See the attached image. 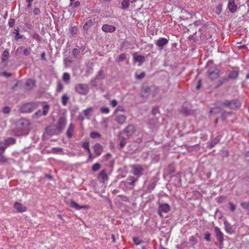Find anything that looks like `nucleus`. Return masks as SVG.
Wrapping results in <instances>:
<instances>
[{
  "instance_id": "nucleus-1",
  "label": "nucleus",
  "mask_w": 249,
  "mask_h": 249,
  "mask_svg": "<svg viewBox=\"0 0 249 249\" xmlns=\"http://www.w3.org/2000/svg\"><path fill=\"white\" fill-rule=\"evenodd\" d=\"M29 121L26 119L22 118L17 121L16 127L14 130V135L17 137L27 135L29 131Z\"/></svg>"
},
{
  "instance_id": "nucleus-2",
  "label": "nucleus",
  "mask_w": 249,
  "mask_h": 249,
  "mask_svg": "<svg viewBox=\"0 0 249 249\" xmlns=\"http://www.w3.org/2000/svg\"><path fill=\"white\" fill-rule=\"evenodd\" d=\"M159 87L155 85L144 86L141 89L140 96L144 99L148 98L150 95H151L153 97H155L159 93Z\"/></svg>"
},
{
  "instance_id": "nucleus-3",
  "label": "nucleus",
  "mask_w": 249,
  "mask_h": 249,
  "mask_svg": "<svg viewBox=\"0 0 249 249\" xmlns=\"http://www.w3.org/2000/svg\"><path fill=\"white\" fill-rule=\"evenodd\" d=\"M212 65H213V61H209L207 64L208 68L207 74L211 80H214L219 77L220 71L216 66H211Z\"/></svg>"
},
{
  "instance_id": "nucleus-4",
  "label": "nucleus",
  "mask_w": 249,
  "mask_h": 249,
  "mask_svg": "<svg viewBox=\"0 0 249 249\" xmlns=\"http://www.w3.org/2000/svg\"><path fill=\"white\" fill-rule=\"evenodd\" d=\"M38 104L37 102H30L23 105L20 110L22 113H30L37 108Z\"/></svg>"
},
{
  "instance_id": "nucleus-5",
  "label": "nucleus",
  "mask_w": 249,
  "mask_h": 249,
  "mask_svg": "<svg viewBox=\"0 0 249 249\" xmlns=\"http://www.w3.org/2000/svg\"><path fill=\"white\" fill-rule=\"evenodd\" d=\"M75 91L81 95H87L89 91V87L86 84H78L75 85Z\"/></svg>"
},
{
  "instance_id": "nucleus-6",
  "label": "nucleus",
  "mask_w": 249,
  "mask_h": 249,
  "mask_svg": "<svg viewBox=\"0 0 249 249\" xmlns=\"http://www.w3.org/2000/svg\"><path fill=\"white\" fill-rule=\"evenodd\" d=\"M222 105L226 107H229L231 109H235L240 106V103L237 100H233L231 101L226 100L222 103Z\"/></svg>"
},
{
  "instance_id": "nucleus-7",
  "label": "nucleus",
  "mask_w": 249,
  "mask_h": 249,
  "mask_svg": "<svg viewBox=\"0 0 249 249\" xmlns=\"http://www.w3.org/2000/svg\"><path fill=\"white\" fill-rule=\"evenodd\" d=\"M132 173L135 176L140 177L143 175L144 168L141 164H133L131 166Z\"/></svg>"
},
{
  "instance_id": "nucleus-8",
  "label": "nucleus",
  "mask_w": 249,
  "mask_h": 249,
  "mask_svg": "<svg viewBox=\"0 0 249 249\" xmlns=\"http://www.w3.org/2000/svg\"><path fill=\"white\" fill-rule=\"evenodd\" d=\"M170 206L167 203H161L160 202L159 203L158 213L161 217H163L162 213H167L170 211Z\"/></svg>"
},
{
  "instance_id": "nucleus-9",
  "label": "nucleus",
  "mask_w": 249,
  "mask_h": 249,
  "mask_svg": "<svg viewBox=\"0 0 249 249\" xmlns=\"http://www.w3.org/2000/svg\"><path fill=\"white\" fill-rule=\"evenodd\" d=\"M49 107H50L49 105H45L43 106L42 111L40 109L38 110L35 113L33 114V118L34 119H37L38 117L41 116L42 115H46L48 112Z\"/></svg>"
},
{
  "instance_id": "nucleus-10",
  "label": "nucleus",
  "mask_w": 249,
  "mask_h": 249,
  "mask_svg": "<svg viewBox=\"0 0 249 249\" xmlns=\"http://www.w3.org/2000/svg\"><path fill=\"white\" fill-rule=\"evenodd\" d=\"M214 231L216 239L218 241L220 245L221 246L220 247V249H221L223 245L224 234L221 231L220 229L217 227H214Z\"/></svg>"
},
{
  "instance_id": "nucleus-11",
  "label": "nucleus",
  "mask_w": 249,
  "mask_h": 249,
  "mask_svg": "<svg viewBox=\"0 0 249 249\" xmlns=\"http://www.w3.org/2000/svg\"><path fill=\"white\" fill-rule=\"evenodd\" d=\"M136 131L135 126L132 124L128 125L125 129H124L122 132L128 137L132 136Z\"/></svg>"
},
{
  "instance_id": "nucleus-12",
  "label": "nucleus",
  "mask_w": 249,
  "mask_h": 249,
  "mask_svg": "<svg viewBox=\"0 0 249 249\" xmlns=\"http://www.w3.org/2000/svg\"><path fill=\"white\" fill-rule=\"evenodd\" d=\"M66 124V120L65 118L61 117L59 119L58 124L56 126V128L58 132H60L64 129Z\"/></svg>"
},
{
  "instance_id": "nucleus-13",
  "label": "nucleus",
  "mask_w": 249,
  "mask_h": 249,
  "mask_svg": "<svg viewBox=\"0 0 249 249\" xmlns=\"http://www.w3.org/2000/svg\"><path fill=\"white\" fill-rule=\"evenodd\" d=\"M169 40L166 38H160L156 43V44L159 47V50H162L164 46L168 44Z\"/></svg>"
},
{
  "instance_id": "nucleus-14",
  "label": "nucleus",
  "mask_w": 249,
  "mask_h": 249,
  "mask_svg": "<svg viewBox=\"0 0 249 249\" xmlns=\"http://www.w3.org/2000/svg\"><path fill=\"white\" fill-rule=\"evenodd\" d=\"M95 157L100 156L103 151V147L101 144L99 143H96L93 147Z\"/></svg>"
},
{
  "instance_id": "nucleus-15",
  "label": "nucleus",
  "mask_w": 249,
  "mask_h": 249,
  "mask_svg": "<svg viewBox=\"0 0 249 249\" xmlns=\"http://www.w3.org/2000/svg\"><path fill=\"white\" fill-rule=\"evenodd\" d=\"M102 29L103 32L106 33H113L116 28L113 25L105 24L102 26Z\"/></svg>"
},
{
  "instance_id": "nucleus-16",
  "label": "nucleus",
  "mask_w": 249,
  "mask_h": 249,
  "mask_svg": "<svg viewBox=\"0 0 249 249\" xmlns=\"http://www.w3.org/2000/svg\"><path fill=\"white\" fill-rule=\"evenodd\" d=\"M95 18L88 19L83 26L84 30L88 31L91 26L95 24Z\"/></svg>"
},
{
  "instance_id": "nucleus-17",
  "label": "nucleus",
  "mask_w": 249,
  "mask_h": 249,
  "mask_svg": "<svg viewBox=\"0 0 249 249\" xmlns=\"http://www.w3.org/2000/svg\"><path fill=\"white\" fill-rule=\"evenodd\" d=\"M105 73L103 69L100 70L98 72L95 77L91 80V82L94 83L96 80H102L105 78Z\"/></svg>"
},
{
  "instance_id": "nucleus-18",
  "label": "nucleus",
  "mask_w": 249,
  "mask_h": 249,
  "mask_svg": "<svg viewBox=\"0 0 249 249\" xmlns=\"http://www.w3.org/2000/svg\"><path fill=\"white\" fill-rule=\"evenodd\" d=\"M126 120V116L124 115L120 114L116 116L115 121L119 124H123L125 123Z\"/></svg>"
},
{
  "instance_id": "nucleus-19",
  "label": "nucleus",
  "mask_w": 249,
  "mask_h": 249,
  "mask_svg": "<svg viewBox=\"0 0 249 249\" xmlns=\"http://www.w3.org/2000/svg\"><path fill=\"white\" fill-rule=\"evenodd\" d=\"M46 133L50 135H54L57 133V130L56 125H50L46 128Z\"/></svg>"
},
{
  "instance_id": "nucleus-20",
  "label": "nucleus",
  "mask_w": 249,
  "mask_h": 249,
  "mask_svg": "<svg viewBox=\"0 0 249 249\" xmlns=\"http://www.w3.org/2000/svg\"><path fill=\"white\" fill-rule=\"evenodd\" d=\"M228 7L231 13H234L237 8V6L235 4V0H229Z\"/></svg>"
},
{
  "instance_id": "nucleus-21",
  "label": "nucleus",
  "mask_w": 249,
  "mask_h": 249,
  "mask_svg": "<svg viewBox=\"0 0 249 249\" xmlns=\"http://www.w3.org/2000/svg\"><path fill=\"white\" fill-rule=\"evenodd\" d=\"M16 140L15 139L9 137L4 140V142H0V144H3L4 146H6V148L10 145H13L16 143Z\"/></svg>"
},
{
  "instance_id": "nucleus-22",
  "label": "nucleus",
  "mask_w": 249,
  "mask_h": 249,
  "mask_svg": "<svg viewBox=\"0 0 249 249\" xmlns=\"http://www.w3.org/2000/svg\"><path fill=\"white\" fill-rule=\"evenodd\" d=\"M14 208L18 212L22 213L27 210L26 207L20 203L16 202L14 204Z\"/></svg>"
},
{
  "instance_id": "nucleus-23",
  "label": "nucleus",
  "mask_w": 249,
  "mask_h": 249,
  "mask_svg": "<svg viewBox=\"0 0 249 249\" xmlns=\"http://www.w3.org/2000/svg\"><path fill=\"white\" fill-rule=\"evenodd\" d=\"M70 205L71 207L74 208L76 210H79L82 209H85L87 208V205L80 206L74 200H71L70 202Z\"/></svg>"
},
{
  "instance_id": "nucleus-24",
  "label": "nucleus",
  "mask_w": 249,
  "mask_h": 249,
  "mask_svg": "<svg viewBox=\"0 0 249 249\" xmlns=\"http://www.w3.org/2000/svg\"><path fill=\"white\" fill-rule=\"evenodd\" d=\"M137 179L135 178L134 177L129 176L128 177L125 181H122L121 182L122 184L125 183V182L132 186H134L135 185V182L137 181Z\"/></svg>"
},
{
  "instance_id": "nucleus-25",
  "label": "nucleus",
  "mask_w": 249,
  "mask_h": 249,
  "mask_svg": "<svg viewBox=\"0 0 249 249\" xmlns=\"http://www.w3.org/2000/svg\"><path fill=\"white\" fill-rule=\"evenodd\" d=\"M238 75L239 73L237 71H232L229 72L228 76L227 77L228 78V80L230 79H234L237 78Z\"/></svg>"
},
{
  "instance_id": "nucleus-26",
  "label": "nucleus",
  "mask_w": 249,
  "mask_h": 249,
  "mask_svg": "<svg viewBox=\"0 0 249 249\" xmlns=\"http://www.w3.org/2000/svg\"><path fill=\"white\" fill-rule=\"evenodd\" d=\"M35 86V81L32 79H28L26 82V89L27 90L32 89Z\"/></svg>"
},
{
  "instance_id": "nucleus-27",
  "label": "nucleus",
  "mask_w": 249,
  "mask_h": 249,
  "mask_svg": "<svg viewBox=\"0 0 249 249\" xmlns=\"http://www.w3.org/2000/svg\"><path fill=\"white\" fill-rule=\"evenodd\" d=\"M73 131L74 125H73L71 123L69 125L68 130L67 131V135L68 138H71L72 137L73 135Z\"/></svg>"
},
{
  "instance_id": "nucleus-28",
  "label": "nucleus",
  "mask_w": 249,
  "mask_h": 249,
  "mask_svg": "<svg viewBox=\"0 0 249 249\" xmlns=\"http://www.w3.org/2000/svg\"><path fill=\"white\" fill-rule=\"evenodd\" d=\"M9 57V53L8 49H5L2 53L1 62H5Z\"/></svg>"
},
{
  "instance_id": "nucleus-29",
  "label": "nucleus",
  "mask_w": 249,
  "mask_h": 249,
  "mask_svg": "<svg viewBox=\"0 0 249 249\" xmlns=\"http://www.w3.org/2000/svg\"><path fill=\"white\" fill-rule=\"evenodd\" d=\"M224 225L226 231L229 233H231L232 232V226L231 224L227 221L224 222Z\"/></svg>"
},
{
  "instance_id": "nucleus-30",
  "label": "nucleus",
  "mask_w": 249,
  "mask_h": 249,
  "mask_svg": "<svg viewBox=\"0 0 249 249\" xmlns=\"http://www.w3.org/2000/svg\"><path fill=\"white\" fill-rule=\"evenodd\" d=\"M221 136H218L216 137L210 143L209 147L210 148L213 147L220 140Z\"/></svg>"
},
{
  "instance_id": "nucleus-31",
  "label": "nucleus",
  "mask_w": 249,
  "mask_h": 249,
  "mask_svg": "<svg viewBox=\"0 0 249 249\" xmlns=\"http://www.w3.org/2000/svg\"><path fill=\"white\" fill-rule=\"evenodd\" d=\"M93 109L92 107H89L83 111V113L84 115L86 117V118L88 119H89V117L91 114V113L93 112Z\"/></svg>"
},
{
  "instance_id": "nucleus-32",
  "label": "nucleus",
  "mask_w": 249,
  "mask_h": 249,
  "mask_svg": "<svg viewBox=\"0 0 249 249\" xmlns=\"http://www.w3.org/2000/svg\"><path fill=\"white\" fill-rule=\"evenodd\" d=\"M228 78L227 77H223L220 78L218 81L217 83V85L216 86V88H218L222 85L224 83L227 82L228 81Z\"/></svg>"
},
{
  "instance_id": "nucleus-33",
  "label": "nucleus",
  "mask_w": 249,
  "mask_h": 249,
  "mask_svg": "<svg viewBox=\"0 0 249 249\" xmlns=\"http://www.w3.org/2000/svg\"><path fill=\"white\" fill-rule=\"evenodd\" d=\"M98 178L105 180H107L108 179V176L105 170H103L100 172L98 175Z\"/></svg>"
},
{
  "instance_id": "nucleus-34",
  "label": "nucleus",
  "mask_w": 249,
  "mask_h": 249,
  "mask_svg": "<svg viewBox=\"0 0 249 249\" xmlns=\"http://www.w3.org/2000/svg\"><path fill=\"white\" fill-rule=\"evenodd\" d=\"M19 31V29L18 27H17V29H16L13 32V34L16 35L15 39H16L17 40H18L20 38H22L24 36L23 35H20Z\"/></svg>"
},
{
  "instance_id": "nucleus-35",
  "label": "nucleus",
  "mask_w": 249,
  "mask_h": 249,
  "mask_svg": "<svg viewBox=\"0 0 249 249\" xmlns=\"http://www.w3.org/2000/svg\"><path fill=\"white\" fill-rule=\"evenodd\" d=\"M134 60L136 61L139 62L140 63H142L145 60V58L143 56L141 55H134Z\"/></svg>"
},
{
  "instance_id": "nucleus-36",
  "label": "nucleus",
  "mask_w": 249,
  "mask_h": 249,
  "mask_svg": "<svg viewBox=\"0 0 249 249\" xmlns=\"http://www.w3.org/2000/svg\"><path fill=\"white\" fill-rule=\"evenodd\" d=\"M70 75L69 73L65 72L63 73L62 79L66 83H69L70 80Z\"/></svg>"
},
{
  "instance_id": "nucleus-37",
  "label": "nucleus",
  "mask_w": 249,
  "mask_h": 249,
  "mask_svg": "<svg viewBox=\"0 0 249 249\" xmlns=\"http://www.w3.org/2000/svg\"><path fill=\"white\" fill-rule=\"evenodd\" d=\"M69 99V98L68 97L67 94H63L61 97V102L62 105L63 106H66L68 103Z\"/></svg>"
},
{
  "instance_id": "nucleus-38",
  "label": "nucleus",
  "mask_w": 249,
  "mask_h": 249,
  "mask_svg": "<svg viewBox=\"0 0 249 249\" xmlns=\"http://www.w3.org/2000/svg\"><path fill=\"white\" fill-rule=\"evenodd\" d=\"M63 89H64L63 85L60 81H58L57 83L56 91L57 92H62L63 90Z\"/></svg>"
},
{
  "instance_id": "nucleus-39",
  "label": "nucleus",
  "mask_w": 249,
  "mask_h": 249,
  "mask_svg": "<svg viewBox=\"0 0 249 249\" xmlns=\"http://www.w3.org/2000/svg\"><path fill=\"white\" fill-rule=\"evenodd\" d=\"M167 170L170 174L174 173L175 171L174 165L173 164H169L167 167Z\"/></svg>"
},
{
  "instance_id": "nucleus-40",
  "label": "nucleus",
  "mask_w": 249,
  "mask_h": 249,
  "mask_svg": "<svg viewBox=\"0 0 249 249\" xmlns=\"http://www.w3.org/2000/svg\"><path fill=\"white\" fill-rule=\"evenodd\" d=\"M90 137L92 139H96V138H100L101 137V135L98 132H97L95 131H93L90 133Z\"/></svg>"
},
{
  "instance_id": "nucleus-41",
  "label": "nucleus",
  "mask_w": 249,
  "mask_h": 249,
  "mask_svg": "<svg viewBox=\"0 0 249 249\" xmlns=\"http://www.w3.org/2000/svg\"><path fill=\"white\" fill-rule=\"evenodd\" d=\"M156 186V182L155 181L151 182L147 187V190L149 192H151L155 188Z\"/></svg>"
},
{
  "instance_id": "nucleus-42",
  "label": "nucleus",
  "mask_w": 249,
  "mask_h": 249,
  "mask_svg": "<svg viewBox=\"0 0 249 249\" xmlns=\"http://www.w3.org/2000/svg\"><path fill=\"white\" fill-rule=\"evenodd\" d=\"M126 143V139L123 137H122L120 142V147L121 149L123 148Z\"/></svg>"
},
{
  "instance_id": "nucleus-43",
  "label": "nucleus",
  "mask_w": 249,
  "mask_h": 249,
  "mask_svg": "<svg viewBox=\"0 0 249 249\" xmlns=\"http://www.w3.org/2000/svg\"><path fill=\"white\" fill-rule=\"evenodd\" d=\"M129 5V0H124L122 2V7L123 9H125L128 7Z\"/></svg>"
},
{
  "instance_id": "nucleus-44",
  "label": "nucleus",
  "mask_w": 249,
  "mask_h": 249,
  "mask_svg": "<svg viewBox=\"0 0 249 249\" xmlns=\"http://www.w3.org/2000/svg\"><path fill=\"white\" fill-rule=\"evenodd\" d=\"M126 55L125 53H121L119 56L118 59H117V61L118 62L123 61L126 59Z\"/></svg>"
},
{
  "instance_id": "nucleus-45",
  "label": "nucleus",
  "mask_w": 249,
  "mask_h": 249,
  "mask_svg": "<svg viewBox=\"0 0 249 249\" xmlns=\"http://www.w3.org/2000/svg\"><path fill=\"white\" fill-rule=\"evenodd\" d=\"M101 167V164L99 163H96L92 166V170L94 172L97 171Z\"/></svg>"
},
{
  "instance_id": "nucleus-46",
  "label": "nucleus",
  "mask_w": 249,
  "mask_h": 249,
  "mask_svg": "<svg viewBox=\"0 0 249 249\" xmlns=\"http://www.w3.org/2000/svg\"><path fill=\"white\" fill-rule=\"evenodd\" d=\"M80 50L77 48H74L72 52V55L73 57L76 58L80 53Z\"/></svg>"
},
{
  "instance_id": "nucleus-47",
  "label": "nucleus",
  "mask_w": 249,
  "mask_h": 249,
  "mask_svg": "<svg viewBox=\"0 0 249 249\" xmlns=\"http://www.w3.org/2000/svg\"><path fill=\"white\" fill-rule=\"evenodd\" d=\"M31 49L30 48H26L23 50V55L25 56H27L31 54Z\"/></svg>"
},
{
  "instance_id": "nucleus-48",
  "label": "nucleus",
  "mask_w": 249,
  "mask_h": 249,
  "mask_svg": "<svg viewBox=\"0 0 249 249\" xmlns=\"http://www.w3.org/2000/svg\"><path fill=\"white\" fill-rule=\"evenodd\" d=\"M100 110L102 113L107 114L109 112V109L107 107H101Z\"/></svg>"
},
{
  "instance_id": "nucleus-49",
  "label": "nucleus",
  "mask_w": 249,
  "mask_h": 249,
  "mask_svg": "<svg viewBox=\"0 0 249 249\" xmlns=\"http://www.w3.org/2000/svg\"><path fill=\"white\" fill-rule=\"evenodd\" d=\"M241 207L248 211H249V202H242L241 203Z\"/></svg>"
},
{
  "instance_id": "nucleus-50",
  "label": "nucleus",
  "mask_w": 249,
  "mask_h": 249,
  "mask_svg": "<svg viewBox=\"0 0 249 249\" xmlns=\"http://www.w3.org/2000/svg\"><path fill=\"white\" fill-rule=\"evenodd\" d=\"M133 241L136 245H139L142 242V241L140 240L137 237H133Z\"/></svg>"
},
{
  "instance_id": "nucleus-51",
  "label": "nucleus",
  "mask_w": 249,
  "mask_h": 249,
  "mask_svg": "<svg viewBox=\"0 0 249 249\" xmlns=\"http://www.w3.org/2000/svg\"><path fill=\"white\" fill-rule=\"evenodd\" d=\"M204 239L207 241L210 242L211 241V234L208 232H206L204 234Z\"/></svg>"
},
{
  "instance_id": "nucleus-52",
  "label": "nucleus",
  "mask_w": 249,
  "mask_h": 249,
  "mask_svg": "<svg viewBox=\"0 0 249 249\" xmlns=\"http://www.w3.org/2000/svg\"><path fill=\"white\" fill-rule=\"evenodd\" d=\"M117 197L120 198L123 201L127 202L128 201V198L127 196L124 195H119L117 196Z\"/></svg>"
},
{
  "instance_id": "nucleus-53",
  "label": "nucleus",
  "mask_w": 249,
  "mask_h": 249,
  "mask_svg": "<svg viewBox=\"0 0 249 249\" xmlns=\"http://www.w3.org/2000/svg\"><path fill=\"white\" fill-rule=\"evenodd\" d=\"M160 157L159 155H153L152 156V160L154 162H157L160 160Z\"/></svg>"
},
{
  "instance_id": "nucleus-54",
  "label": "nucleus",
  "mask_w": 249,
  "mask_h": 249,
  "mask_svg": "<svg viewBox=\"0 0 249 249\" xmlns=\"http://www.w3.org/2000/svg\"><path fill=\"white\" fill-rule=\"evenodd\" d=\"M7 160H8V159L5 156H4L2 155H0V162L5 163V162H6L7 161Z\"/></svg>"
},
{
  "instance_id": "nucleus-55",
  "label": "nucleus",
  "mask_w": 249,
  "mask_h": 249,
  "mask_svg": "<svg viewBox=\"0 0 249 249\" xmlns=\"http://www.w3.org/2000/svg\"><path fill=\"white\" fill-rule=\"evenodd\" d=\"M77 29L76 27L73 26V27H71V33L72 35V36H74L75 35H76V34L77 33Z\"/></svg>"
},
{
  "instance_id": "nucleus-56",
  "label": "nucleus",
  "mask_w": 249,
  "mask_h": 249,
  "mask_svg": "<svg viewBox=\"0 0 249 249\" xmlns=\"http://www.w3.org/2000/svg\"><path fill=\"white\" fill-rule=\"evenodd\" d=\"M11 111V108L8 106H5L3 109V112L5 114H8Z\"/></svg>"
},
{
  "instance_id": "nucleus-57",
  "label": "nucleus",
  "mask_w": 249,
  "mask_h": 249,
  "mask_svg": "<svg viewBox=\"0 0 249 249\" xmlns=\"http://www.w3.org/2000/svg\"><path fill=\"white\" fill-rule=\"evenodd\" d=\"M189 241L193 245L196 244L197 242V239L193 236H192L189 238Z\"/></svg>"
},
{
  "instance_id": "nucleus-58",
  "label": "nucleus",
  "mask_w": 249,
  "mask_h": 249,
  "mask_svg": "<svg viewBox=\"0 0 249 249\" xmlns=\"http://www.w3.org/2000/svg\"><path fill=\"white\" fill-rule=\"evenodd\" d=\"M82 146L84 149L87 150L88 149H89V142H83L82 144Z\"/></svg>"
},
{
  "instance_id": "nucleus-59",
  "label": "nucleus",
  "mask_w": 249,
  "mask_h": 249,
  "mask_svg": "<svg viewBox=\"0 0 249 249\" xmlns=\"http://www.w3.org/2000/svg\"><path fill=\"white\" fill-rule=\"evenodd\" d=\"M80 4V2L78 1H77L74 2H71L70 4V6H71L74 7H77L79 6Z\"/></svg>"
},
{
  "instance_id": "nucleus-60",
  "label": "nucleus",
  "mask_w": 249,
  "mask_h": 249,
  "mask_svg": "<svg viewBox=\"0 0 249 249\" xmlns=\"http://www.w3.org/2000/svg\"><path fill=\"white\" fill-rule=\"evenodd\" d=\"M151 112L152 114H153L154 115H156L157 113L159 112V108L158 107H153L152 108Z\"/></svg>"
},
{
  "instance_id": "nucleus-61",
  "label": "nucleus",
  "mask_w": 249,
  "mask_h": 249,
  "mask_svg": "<svg viewBox=\"0 0 249 249\" xmlns=\"http://www.w3.org/2000/svg\"><path fill=\"white\" fill-rule=\"evenodd\" d=\"M52 151L53 153L56 154L61 152L62 149L60 148H53Z\"/></svg>"
},
{
  "instance_id": "nucleus-62",
  "label": "nucleus",
  "mask_w": 249,
  "mask_h": 249,
  "mask_svg": "<svg viewBox=\"0 0 249 249\" xmlns=\"http://www.w3.org/2000/svg\"><path fill=\"white\" fill-rule=\"evenodd\" d=\"M229 205L230 206V210L231 212L234 211L236 208L235 205L231 202H229Z\"/></svg>"
},
{
  "instance_id": "nucleus-63",
  "label": "nucleus",
  "mask_w": 249,
  "mask_h": 249,
  "mask_svg": "<svg viewBox=\"0 0 249 249\" xmlns=\"http://www.w3.org/2000/svg\"><path fill=\"white\" fill-rule=\"evenodd\" d=\"M145 75V73L144 72H142L141 73V74H140L139 75H137L136 76V77L137 79H142L144 77Z\"/></svg>"
},
{
  "instance_id": "nucleus-64",
  "label": "nucleus",
  "mask_w": 249,
  "mask_h": 249,
  "mask_svg": "<svg viewBox=\"0 0 249 249\" xmlns=\"http://www.w3.org/2000/svg\"><path fill=\"white\" fill-rule=\"evenodd\" d=\"M15 23V20L14 18H10L8 23V25L10 27L14 26Z\"/></svg>"
}]
</instances>
